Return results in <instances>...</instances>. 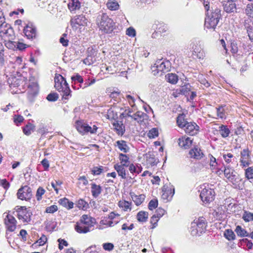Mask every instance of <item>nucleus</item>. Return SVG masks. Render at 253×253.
I'll return each instance as SVG.
<instances>
[{"mask_svg":"<svg viewBox=\"0 0 253 253\" xmlns=\"http://www.w3.org/2000/svg\"><path fill=\"white\" fill-rule=\"evenodd\" d=\"M9 87L12 93H20L23 92L27 87L28 97L29 98L36 95L39 91V87L36 79L34 77H30L28 80L23 76L12 77L8 80Z\"/></svg>","mask_w":253,"mask_h":253,"instance_id":"1","label":"nucleus"},{"mask_svg":"<svg viewBox=\"0 0 253 253\" xmlns=\"http://www.w3.org/2000/svg\"><path fill=\"white\" fill-rule=\"evenodd\" d=\"M95 219L86 214H84L75 226V230L80 234H85L93 229Z\"/></svg>","mask_w":253,"mask_h":253,"instance_id":"2","label":"nucleus"},{"mask_svg":"<svg viewBox=\"0 0 253 253\" xmlns=\"http://www.w3.org/2000/svg\"><path fill=\"white\" fill-rule=\"evenodd\" d=\"M96 24L100 31L104 33H111L114 28V22L105 13H99L96 18Z\"/></svg>","mask_w":253,"mask_h":253,"instance_id":"3","label":"nucleus"},{"mask_svg":"<svg viewBox=\"0 0 253 253\" xmlns=\"http://www.w3.org/2000/svg\"><path fill=\"white\" fill-rule=\"evenodd\" d=\"M54 87L59 92L63 93L62 96L68 99L71 96V90L65 79L60 74H55Z\"/></svg>","mask_w":253,"mask_h":253,"instance_id":"4","label":"nucleus"},{"mask_svg":"<svg viewBox=\"0 0 253 253\" xmlns=\"http://www.w3.org/2000/svg\"><path fill=\"white\" fill-rule=\"evenodd\" d=\"M207 227L206 219L203 217L195 219L191 225V234L192 236H200L205 232Z\"/></svg>","mask_w":253,"mask_h":253,"instance_id":"5","label":"nucleus"},{"mask_svg":"<svg viewBox=\"0 0 253 253\" xmlns=\"http://www.w3.org/2000/svg\"><path fill=\"white\" fill-rule=\"evenodd\" d=\"M201 188H202L200 194L201 200L203 202L207 203L212 201L215 196V192L213 189L210 188L208 185L206 186L205 184L201 187Z\"/></svg>","mask_w":253,"mask_h":253,"instance_id":"6","label":"nucleus"},{"mask_svg":"<svg viewBox=\"0 0 253 253\" xmlns=\"http://www.w3.org/2000/svg\"><path fill=\"white\" fill-rule=\"evenodd\" d=\"M16 212L18 218L23 223H29L31 220L32 213L25 207H17Z\"/></svg>","mask_w":253,"mask_h":253,"instance_id":"7","label":"nucleus"},{"mask_svg":"<svg viewBox=\"0 0 253 253\" xmlns=\"http://www.w3.org/2000/svg\"><path fill=\"white\" fill-rule=\"evenodd\" d=\"M76 127L79 133L84 134L88 132L91 134L96 133L98 127L95 125H93V127H91L85 123H83L81 121H77L76 123Z\"/></svg>","mask_w":253,"mask_h":253,"instance_id":"8","label":"nucleus"},{"mask_svg":"<svg viewBox=\"0 0 253 253\" xmlns=\"http://www.w3.org/2000/svg\"><path fill=\"white\" fill-rule=\"evenodd\" d=\"M33 196L32 190L31 187L25 185L21 187L17 191V198L21 200H30Z\"/></svg>","mask_w":253,"mask_h":253,"instance_id":"9","label":"nucleus"},{"mask_svg":"<svg viewBox=\"0 0 253 253\" xmlns=\"http://www.w3.org/2000/svg\"><path fill=\"white\" fill-rule=\"evenodd\" d=\"M170 67V62L168 61H165L163 59H159L152 66V69L153 72L157 71V73L159 72H165L169 71Z\"/></svg>","mask_w":253,"mask_h":253,"instance_id":"10","label":"nucleus"},{"mask_svg":"<svg viewBox=\"0 0 253 253\" xmlns=\"http://www.w3.org/2000/svg\"><path fill=\"white\" fill-rule=\"evenodd\" d=\"M0 33L1 37L7 38V40H13L14 37L13 29L6 22L0 27Z\"/></svg>","mask_w":253,"mask_h":253,"instance_id":"11","label":"nucleus"},{"mask_svg":"<svg viewBox=\"0 0 253 253\" xmlns=\"http://www.w3.org/2000/svg\"><path fill=\"white\" fill-rule=\"evenodd\" d=\"M87 19L83 15H77L71 20L72 27L77 29L79 26H85L87 25Z\"/></svg>","mask_w":253,"mask_h":253,"instance_id":"12","label":"nucleus"},{"mask_svg":"<svg viewBox=\"0 0 253 253\" xmlns=\"http://www.w3.org/2000/svg\"><path fill=\"white\" fill-rule=\"evenodd\" d=\"M162 198L164 200L169 201L174 194V186L170 184H165L162 189Z\"/></svg>","mask_w":253,"mask_h":253,"instance_id":"13","label":"nucleus"},{"mask_svg":"<svg viewBox=\"0 0 253 253\" xmlns=\"http://www.w3.org/2000/svg\"><path fill=\"white\" fill-rule=\"evenodd\" d=\"M16 223V220L12 215L7 214L4 218V224L6 229L10 232H13L15 230Z\"/></svg>","mask_w":253,"mask_h":253,"instance_id":"14","label":"nucleus"},{"mask_svg":"<svg viewBox=\"0 0 253 253\" xmlns=\"http://www.w3.org/2000/svg\"><path fill=\"white\" fill-rule=\"evenodd\" d=\"M240 163L242 167H248L252 164L250 153L248 150L244 149L241 151Z\"/></svg>","mask_w":253,"mask_h":253,"instance_id":"15","label":"nucleus"},{"mask_svg":"<svg viewBox=\"0 0 253 253\" xmlns=\"http://www.w3.org/2000/svg\"><path fill=\"white\" fill-rule=\"evenodd\" d=\"M183 128L186 133L194 135L198 133L199 126L194 122H187Z\"/></svg>","mask_w":253,"mask_h":253,"instance_id":"16","label":"nucleus"},{"mask_svg":"<svg viewBox=\"0 0 253 253\" xmlns=\"http://www.w3.org/2000/svg\"><path fill=\"white\" fill-rule=\"evenodd\" d=\"M243 23L250 40L253 42V21L250 18H247L244 19Z\"/></svg>","mask_w":253,"mask_h":253,"instance_id":"17","label":"nucleus"},{"mask_svg":"<svg viewBox=\"0 0 253 253\" xmlns=\"http://www.w3.org/2000/svg\"><path fill=\"white\" fill-rule=\"evenodd\" d=\"M223 9L227 13H232L236 11V5L234 0H222Z\"/></svg>","mask_w":253,"mask_h":253,"instance_id":"18","label":"nucleus"},{"mask_svg":"<svg viewBox=\"0 0 253 253\" xmlns=\"http://www.w3.org/2000/svg\"><path fill=\"white\" fill-rule=\"evenodd\" d=\"M24 33L28 39H33L36 35V30L32 23H29L24 28Z\"/></svg>","mask_w":253,"mask_h":253,"instance_id":"19","label":"nucleus"},{"mask_svg":"<svg viewBox=\"0 0 253 253\" xmlns=\"http://www.w3.org/2000/svg\"><path fill=\"white\" fill-rule=\"evenodd\" d=\"M114 129L117 134L122 136L125 132V126L122 122L118 120H115L112 124Z\"/></svg>","mask_w":253,"mask_h":253,"instance_id":"20","label":"nucleus"},{"mask_svg":"<svg viewBox=\"0 0 253 253\" xmlns=\"http://www.w3.org/2000/svg\"><path fill=\"white\" fill-rule=\"evenodd\" d=\"M192 140L190 137L183 136L178 139L179 146L184 149L189 148L192 145Z\"/></svg>","mask_w":253,"mask_h":253,"instance_id":"21","label":"nucleus"},{"mask_svg":"<svg viewBox=\"0 0 253 253\" xmlns=\"http://www.w3.org/2000/svg\"><path fill=\"white\" fill-rule=\"evenodd\" d=\"M189 155L191 158L198 160L201 159L204 156V154L201 150L197 147L190 150Z\"/></svg>","mask_w":253,"mask_h":253,"instance_id":"22","label":"nucleus"},{"mask_svg":"<svg viewBox=\"0 0 253 253\" xmlns=\"http://www.w3.org/2000/svg\"><path fill=\"white\" fill-rule=\"evenodd\" d=\"M145 158L146 164L148 167L155 166L158 162V160L155 158L153 153L149 152L147 153L145 156Z\"/></svg>","mask_w":253,"mask_h":253,"instance_id":"23","label":"nucleus"},{"mask_svg":"<svg viewBox=\"0 0 253 253\" xmlns=\"http://www.w3.org/2000/svg\"><path fill=\"white\" fill-rule=\"evenodd\" d=\"M224 174L225 176L228 179V180L233 183L235 179L234 170L228 167H225L224 170Z\"/></svg>","mask_w":253,"mask_h":253,"instance_id":"24","label":"nucleus"},{"mask_svg":"<svg viewBox=\"0 0 253 253\" xmlns=\"http://www.w3.org/2000/svg\"><path fill=\"white\" fill-rule=\"evenodd\" d=\"M68 6L71 12H74L80 9L81 7V3L79 0H70Z\"/></svg>","mask_w":253,"mask_h":253,"instance_id":"25","label":"nucleus"},{"mask_svg":"<svg viewBox=\"0 0 253 253\" xmlns=\"http://www.w3.org/2000/svg\"><path fill=\"white\" fill-rule=\"evenodd\" d=\"M147 117V115L146 114L141 111H137L135 113L132 114L131 118L138 123H141L146 119Z\"/></svg>","mask_w":253,"mask_h":253,"instance_id":"26","label":"nucleus"},{"mask_svg":"<svg viewBox=\"0 0 253 253\" xmlns=\"http://www.w3.org/2000/svg\"><path fill=\"white\" fill-rule=\"evenodd\" d=\"M126 166L121 165L119 164H116L114 165V168L117 171L118 175L121 176L123 179L126 178V170L125 169Z\"/></svg>","mask_w":253,"mask_h":253,"instance_id":"27","label":"nucleus"},{"mask_svg":"<svg viewBox=\"0 0 253 253\" xmlns=\"http://www.w3.org/2000/svg\"><path fill=\"white\" fill-rule=\"evenodd\" d=\"M209 10L207 11V17L206 18H209L212 20L215 19V20L217 21V22H219V19L220 17V10L219 8H216L214 9V12H212L211 14L209 13Z\"/></svg>","mask_w":253,"mask_h":253,"instance_id":"28","label":"nucleus"},{"mask_svg":"<svg viewBox=\"0 0 253 253\" xmlns=\"http://www.w3.org/2000/svg\"><path fill=\"white\" fill-rule=\"evenodd\" d=\"M91 192L92 193V195L93 197L96 198L101 193L102 188L101 187L97 185L94 183H92L91 184Z\"/></svg>","mask_w":253,"mask_h":253,"instance_id":"29","label":"nucleus"},{"mask_svg":"<svg viewBox=\"0 0 253 253\" xmlns=\"http://www.w3.org/2000/svg\"><path fill=\"white\" fill-rule=\"evenodd\" d=\"M201 49V47L198 43L193 42L191 43L190 50L192 52L193 55L198 58H200V56H199L198 54L200 53Z\"/></svg>","mask_w":253,"mask_h":253,"instance_id":"30","label":"nucleus"},{"mask_svg":"<svg viewBox=\"0 0 253 253\" xmlns=\"http://www.w3.org/2000/svg\"><path fill=\"white\" fill-rule=\"evenodd\" d=\"M116 144L119 150L124 153H127L129 151V147L125 141L118 140Z\"/></svg>","mask_w":253,"mask_h":253,"instance_id":"31","label":"nucleus"},{"mask_svg":"<svg viewBox=\"0 0 253 253\" xmlns=\"http://www.w3.org/2000/svg\"><path fill=\"white\" fill-rule=\"evenodd\" d=\"M190 87L191 86L189 84H186L177 89L176 92L177 94H181L187 96L190 94Z\"/></svg>","mask_w":253,"mask_h":253,"instance_id":"32","label":"nucleus"},{"mask_svg":"<svg viewBox=\"0 0 253 253\" xmlns=\"http://www.w3.org/2000/svg\"><path fill=\"white\" fill-rule=\"evenodd\" d=\"M211 19L209 18H205V27L208 29H214L218 22H217V21L215 20V19H213V21Z\"/></svg>","mask_w":253,"mask_h":253,"instance_id":"33","label":"nucleus"},{"mask_svg":"<svg viewBox=\"0 0 253 253\" xmlns=\"http://www.w3.org/2000/svg\"><path fill=\"white\" fill-rule=\"evenodd\" d=\"M235 231L236 232L237 235L240 237H249V233L247 231L246 229L242 228L241 226H237Z\"/></svg>","mask_w":253,"mask_h":253,"instance_id":"34","label":"nucleus"},{"mask_svg":"<svg viewBox=\"0 0 253 253\" xmlns=\"http://www.w3.org/2000/svg\"><path fill=\"white\" fill-rule=\"evenodd\" d=\"M119 158L121 162V165H123L124 166H126V167H128L129 164V158L127 155L120 153Z\"/></svg>","mask_w":253,"mask_h":253,"instance_id":"35","label":"nucleus"},{"mask_svg":"<svg viewBox=\"0 0 253 253\" xmlns=\"http://www.w3.org/2000/svg\"><path fill=\"white\" fill-rule=\"evenodd\" d=\"M219 132L223 138H226L229 135L230 130L226 126L221 125L219 127Z\"/></svg>","mask_w":253,"mask_h":253,"instance_id":"36","label":"nucleus"},{"mask_svg":"<svg viewBox=\"0 0 253 253\" xmlns=\"http://www.w3.org/2000/svg\"><path fill=\"white\" fill-rule=\"evenodd\" d=\"M35 129V126L31 123H28L23 128V131L26 135H30Z\"/></svg>","mask_w":253,"mask_h":253,"instance_id":"37","label":"nucleus"},{"mask_svg":"<svg viewBox=\"0 0 253 253\" xmlns=\"http://www.w3.org/2000/svg\"><path fill=\"white\" fill-rule=\"evenodd\" d=\"M148 217L147 212L140 211L137 214V219L139 222H145L147 221Z\"/></svg>","mask_w":253,"mask_h":253,"instance_id":"38","label":"nucleus"},{"mask_svg":"<svg viewBox=\"0 0 253 253\" xmlns=\"http://www.w3.org/2000/svg\"><path fill=\"white\" fill-rule=\"evenodd\" d=\"M132 199L137 206L140 205L144 200L145 196L143 194L131 196Z\"/></svg>","mask_w":253,"mask_h":253,"instance_id":"39","label":"nucleus"},{"mask_svg":"<svg viewBox=\"0 0 253 253\" xmlns=\"http://www.w3.org/2000/svg\"><path fill=\"white\" fill-rule=\"evenodd\" d=\"M166 77L168 81L172 84H175L178 81V77L175 74L169 73Z\"/></svg>","mask_w":253,"mask_h":253,"instance_id":"40","label":"nucleus"},{"mask_svg":"<svg viewBox=\"0 0 253 253\" xmlns=\"http://www.w3.org/2000/svg\"><path fill=\"white\" fill-rule=\"evenodd\" d=\"M225 237L228 240H233L235 239V235L231 229H226L224 233Z\"/></svg>","mask_w":253,"mask_h":253,"instance_id":"41","label":"nucleus"},{"mask_svg":"<svg viewBox=\"0 0 253 253\" xmlns=\"http://www.w3.org/2000/svg\"><path fill=\"white\" fill-rule=\"evenodd\" d=\"M223 212L224 211L222 210V208L218 207L214 211L212 212V214L216 219L220 220V218H222V215Z\"/></svg>","mask_w":253,"mask_h":253,"instance_id":"42","label":"nucleus"},{"mask_svg":"<svg viewBox=\"0 0 253 253\" xmlns=\"http://www.w3.org/2000/svg\"><path fill=\"white\" fill-rule=\"evenodd\" d=\"M242 218L246 222L253 221V213L245 211L243 214Z\"/></svg>","mask_w":253,"mask_h":253,"instance_id":"43","label":"nucleus"},{"mask_svg":"<svg viewBox=\"0 0 253 253\" xmlns=\"http://www.w3.org/2000/svg\"><path fill=\"white\" fill-rule=\"evenodd\" d=\"M108 218L111 221H117L118 223L121 219L120 215L118 213H116L114 212H111L108 215Z\"/></svg>","mask_w":253,"mask_h":253,"instance_id":"44","label":"nucleus"},{"mask_svg":"<svg viewBox=\"0 0 253 253\" xmlns=\"http://www.w3.org/2000/svg\"><path fill=\"white\" fill-rule=\"evenodd\" d=\"M100 223L108 226L109 227L113 226L114 225H116L117 224V221H114L113 222L112 221H111L110 220L108 217H104L103 219H102L100 221Z\"/></svg>","mask_w":253,"mask_h":253,"instance_id":"45","label":"nucleus"},{"mask_svg":"<svg viewBox=\"0 0 253 253\" xmlns=\"http://www.w3.org/2000/svg\"><path fill=\"white\" fill-rule=\"evenodd\" d=\"M245 177L248 179H253V167H249L245 169Z\"/></svg>","mask_w":253,"mask_h":253,"instance_id":"46","label":"nucleus"},{"mask_svg":"<svg viewBox=\"0 0 253 253\" xmlns=\"http://www.w3.org/2000/svg\"><path fill=\"white\" fill-rule=\"evenodd\" d=\"M131 203L127 201H120L119 202V206L122 208L124 211H126L127 210H130Z\"/></svg>","mask_w":253,"mask_h":253,"instance_id":"47","label":"nucleus"},{"mask_svg":"<svg viewBox=\"0 0 253 253\" xmlns=\"http://www.w3.org/2000/svg\"><path fill=\"white\" fill-rule=\"evenodd\" d=\"M217 116L221 119L225 118V112L223 106H220L218 108H216Z\"/></svg>","mask_w":253,"mask_h":253,"instance_id":"48","label":"nucleus"},{"mask_svg":"<svg viewBox=\"0 0 253 253\" xmlns=\"http://www.w3.org/2000/svg\"><path fill=\"white\" fill-rule=\"evenodd\" d=\"M47 241V238L45 235H42V237L34 244L33 246H43Z\"/></svg>","mask_w":253,"mask_h":253,"instance_id":"49","label":"nucleus"},{"mask_svg":"<svg viewBox=\"0 0 253 253\" xmlns=\"http://www.w3.org/2000/svg\"><path fill=\"white\" fill-rule=\"evenodd\" d=\"M245 12L248 16L253 18V3L248 4L247 5Z\"/></svg>","mask_w":253,"mask_h":253,"instance_id":"50","label":"nucleus"},{"mask_svg":"<svg viewBox=\"0 0 253 253\" xmlns=\"http://www.w3.org/2000/svg\"><path fill=\"white\" fill-rule=\"evenodd\" d=\"M158 130L156 128H153L150 129L147 133V136L149 138H154L158 136Z\"/></svg>","mask_w":253,"mask_h":253,"instance_id":"51","label":"nucleus"},{"mask_svg":"<svg viewBox=\"0 0 253 253\" xmlns=\"http://www.w3.org/2000/svg\"><path fill=\"white\" fill-rule=\"evenodd\" d=\"M188 122L186 121L183 115H179L177 118V123L179 127L183 128Z\"/></svg>","mask_w":253,"mask_h":253,"instance_id":"52","label":"nucleus"},{"mask_svg":"<svg viewBox=\"0 0 253 253\" xmlns=\"http://www.w3.org/2000/svg\"><path fill=\"white\" fill-rule=\"evenodd\" d=\"M107 7L111 10H115L118 8L119 4L116 1H108L106 3Z\"/></svg>","mask_w":253,"mask_h":253,"instance_id":"53","label":"nucleus"},{"mask_svg":"<svg viewBox=\"0 0 253 253\" xmlns=\"http://www.w3.org/2000/svg\"><path fill=\"white\" fill-rule=\"evenodd\" d=\"M71 80L72 83L75 84L77 83H83L84 80L81 76L78 74H76L75 75L72 76Z\"/></svg>","mask_w":253,"mask_h":253,"instance_id":"54","label":"nucleus"},{"mask_svg":"<svg viewBox=\"0 0 253 253\" xmlns=\"http://www.w3.org/2000/svg\"><path fill=\"white\" fill-rule=\"evenodd\" d=\"M78 180L79 181L78 183L79 186L84 187L88 184V180L84 176L79 177Z\"/></svg>","mask_w":253,"mask_h":253,"instance_id":"55","label":"nucleus"},{"mask_svg":"<svg viewBox=\"0 0 253 253\" xmlns=\"http://www.w3.org/2000/svg\"><path fill=\"white\" fill-rule=\"evenodd\" d=\"M133 110L132 109H130L129 107L126 108L125 111L121 114V116L124 118L126 117H132Z\"/></svg>","mask_w":253,"mask_h":253,"instance_id":"56","label":"nucleus"},{"mask_svg":"<svg viewBox=\"0 0 253 253\" xmlns=\"http://www.w3.org/2000/svg\"><path fill=\"white\" fill-rule=\"evenodd\" d=\"M44 193H45L44 189L41 187H40L37 189L36 196V198H37V199L38 201H40L42 199V196L44 194Z\"/></svg>","mask_w":253,"mask_h":253,"instance_id":"57","label":"nucleus"},{"mask_svg":"<svg viewBox=\"0 0 253 253\" xmlns=\"http://www.w3.org/2000/svg\"><path fill=\"white\" fill-rule=\"evenodd\" d=\"M12 40H7V41L5 40V45L6 47L11 49H14L16 48V43L15 42H13Z\"/></svg>","mask_w":253,"mask_h":253,"instance_id":"58","label":"nucleus"},{"mask_svg":"<svg viewBox=\"0 0 253 253\" xmlns=\"http://www.w3.org/2000/svg\"><path fill=\"white\" fill-rule=\"evenodd\" d=\"M158 205V200L156 199L151 200L148 204V208L150 210L156 209Z\"/></svg>","mask_w":253,"mask_h":253,"instance_id":"59","label":"nucleus"},{"mask_svg":"<svg viewBox=\"0 0 253 253\" xmlns=\"http://www.w3.org/2000/svg\"><path fill=\"white\" fill-rule=\"evenodd\" d=\"M102 247L104 250L110 252L114 249V246L112 243H106L103 244Z\"/></svg>","mask_w":253,"mask_h":253,"instance_id":"60","label":"nucleus"},{"mask_svg":"<svg viewBox=\"0 0 253 253\" xmlns=\"http://www.w3.org/2000/svg\"><path fill=\"white\" fill-rule=\"evenodd\" d=\"M58 210V207L56 205H53L48 207H47L45 210V212L49 213H53Z\"/></svg>","mask_w":253,"mask_h":253,"instance_id":"61","label":"nucleus"},{"mask_svg":"<svg viewBox=\"0 0 253 253\" xmlns=\"http://www.w3.org/2000/svg\"><path fill=\"white\" fill-rule=\"evenodd\" d=\"M58 98V95L56 93H51L46 97V99L49 101H55L57 100Z\"/></svg>","mask_w":253,"mask_h":253,"instance_id":"62","label":"nucleus"},{"mask_svg":"<svg viewBox=\"0 0 253 253\" xmlns=\"http://www.w3.org/2000/svg\"><path fill=\"white\" fill-rule=\"evenodd\" d=\"M103 170V167L102 166H100L99 167H94L91 170L92 173L94 175H99L100 174Z\"/></svg>","mask_w":253,"mask_h":253,"instance_id":"63","label":"nucleus"},{"mask_svg":"<svg viewBox=\"0 0 253 253\" xmlns=\"http://www.w3.org/2000/svg\"><path fill=\"white\" fill-rule=\"evenodd\" d=\"M78 207L81 209H86L87 206V203L83 199H80L78 202Z\"/></svg>","mask_w":253,"mask_h":253,"instance_id":"64","label":"nucleus"}]
</instances>
